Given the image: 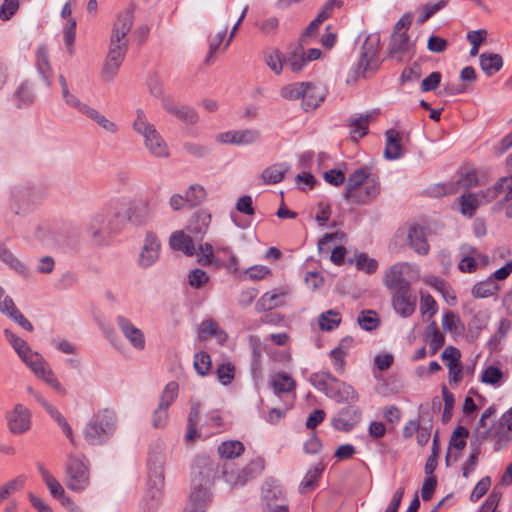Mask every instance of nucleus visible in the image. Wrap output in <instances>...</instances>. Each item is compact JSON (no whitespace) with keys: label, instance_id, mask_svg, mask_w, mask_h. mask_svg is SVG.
<instances>
[{"label":"nucleus","instance_id":"obj_36","mask_svg":"<svg viewBox=\"0 0 512 512\" xmlns=\"http://www.w3.org/2000/svg\"><path fill=\"white\" fill-rule=\"evenodd\" d=\"M0 261L20 275H27L28 267L9 248L0 244Z\"/></svg>","mask_w":512,"mask_h":512},{"label":"nucleus","instance_id":"obj_4","mask_svg":"<svg viewBox=\"0 0 512 512\" xmlns=\"http://www.w3.org/2000/svg\"><path fill=\"white\" fill-rule=\"evenodd\" d=\"M132 128L135 133L143 138L145 148L153 157L166 159L170 156V148L167 142L155 125L148 120L143 109H136Z\"/></svg>","mask_w":512,"mask_h":512},{"label":"nucleus","instance_id":"obj_39","mask_svg":"<svg viewBox=\"0 0 512 512\" xmlns=\"http://www.w3.org/2000/svg\"><path fill=\"white\" fill-rule=\"evenodd\" d=\"M424 337L430 347L431 355H435L445 342L444 335L438 330L434 321L426 327Z\"/></svg>","mask_w":512,"mask_h":512},{"label":"nucleus","instance_id":"obj_17","mask_svg":"<svg viewBox=\"0 0 512 512\" xmlns=\"http://www.w3.org/2000/svg\"><path fill=\"white\" fill-rule=\"evenodd\" d=\"M289 294L290 288L288 286L268 291L257 300L255 308L259 312H264L284 306Z\"/></svg>","mask_w":512,"mask_h":512},{"label":"nucleus","instance_id":"obj_11","mask_svg":"<svg viewBox=\"0 0 512 512\" xmlns=\"http://www.w3.org/2000/svg\"><path fill=\"white\" fill-rule=\"evenodd\" d=\"M115 321L119 331L129 342L131 347L136 351H143L146 347L144 332L140 328L136 327L133 322L124 315H118Z\"/></svg>","mask_w":512,"mask_h":512},{"label":"nucleus","instance_id":"obj_60","mask_svg":"<svg viewBox=\"0 0 512 512\" xmlns=\"http://www.w3.org/2000/svg\"><path fill=\"white\" fill-rule=\"evenodd\" d=\"M468 433L469 432L465 427H457L453 432L449 447H453L457 450H462L466 446V438L468 436Z\"/></svg>","mask_w":512,"mask_h":512},{"label":"nucleus","instance_id":"obj_13","mask_svg":"<svg viewBox=\"0 0 512 512\" xmlns=\"http://www.w3.org/2000/svg\"><path fill=\"white\" fill-rule=\"evenodd\" d=\"M0 313L5 315L21 328L28 332L33 331V325L31 322L21 313L17 308L14 300L6 294L4 287L0 285Z\"/></svg>","mask_w":512,"mask_h":512},{"label":"nucleus","instance_id":"obj_25","mask_svg":"<svg viewBox=\"0 0 512 512\" xmlns=\"http://www.w3.org/2000/svg\"><path fill=\"white\" fill-rule=\"evenodd\" d=\"M304 86L302 105L306 111L313 110L324 100L325 89L321 85H315L311 82H304Z\"/></svg>","mask_w":512,"mask_h":512},{"label":"nucleus","instance_id":"obj_59","mask_svg":"<svg viewBox=\"0 0 512 512\" xmlns=\"http://www.w3.org/2000/svg\"><path fill=\"white\" fill-rule=\"evenodd\" d=\"M208 281L209 276L201 269L191 270L188 274L189 285L195 289L202 288Z\"/></svg>","mask_w":512,"mask_h":512},{"label":"nucleus","instance_id":"obj_54","mask_svg":"<svg viewBox=\"0 0 512 512\" xmlns=\"http://www.w3.org/2000/svg\"><path fill=\"white\" fill-rule=\"evenodd\" d=\"M179 386L176 382H169L160 397L159 406L169 408L178 396Z\"/></svg>","mask_w":512,"mask_h":512},{"label":"nucleus","instance_id":"obj_50","mask_svg":"<svg viewBox=\"0 0 512 512\" xmlns=\"http://www.w3.org/2000/svg\"><path fill=\"white\" fill-rule=\"evenodd\" d=\"M223 475L225 481L234 486L243 485L248 481V476L244 473V468L242 470H238L226 465L223 469Z\"/></svg>","mask_w":512,"mask_h":512},{"label":"nucleus","instance_id":"obj_41","mask_svg":"<svg viewBox=\"0 0 512 512\" xmlns=\"http://www.w3.org/2000/svg\"><path fill=\"white\" fill-rule=\"evenodd\" d=\"M289 167L285 163H278L265 168L261 178L265 184H277L281 182Z\"/></svg>","mask_w":512,"mask_h":512},{"label":"nucleus","instance_id":"obj_28","mask_svg":"<svg viewBox=\"0 0 512 512\" xmlns=\"http://www.w3.org/2000/svg\"><path fill=\"white\" fill-rule=\"evenodd\" d=\"M407 239L410 247L417 254L426 255L429 252V244L426 239L425 231L421 226H411L408 230Z\"/></svg>","mask_w":512,"mask_h":512},{"label":"nucleus","instance_id":"obj_30","mask_svg":"<svg viewBox=\"0 0 512 512\" xmlns=\"http://www.w3.org/2000/svg\"><path fill=\"white\" fill-rule=\"evenodd\" d=\"M500 290L501 286L497 282H494L492 278L487 277L472 286L471 295L475 299H484L497 296Z\"/></svg>","mask_w":512,"mask_h":512},{"label":"nucleus","instance_id":"obj_48","mask_svg":"<svg viewBox=\"0 0 512 512\" xmlns=\"http://www.w3.org/2000/svg\"><path fill=\"white\" fill-rule=\"evenodd\" d=\"M285 55H283L278 49L268 51L264 55V61L266 65L276 74H280L285 65Z\"/></svg>","mask_w":512,"mask_h":512},{"label":"nucleus","instance_id":"obj_8","mask_svg":"<svg viewBox=\"0 0 512 512\" xmlns=\"http://www.w3.org/2000/svg\"><path fill=\"white\" fill-rule=\"evenodd\" d=\"M161 243L157 235L151 231L145 234L140 249L137 264L140 268L147 269L153 266L160 257Z\"/></svg>","mask_w":512,"mask_h":512},{"label":"nucleus","instance_id":"obj_7","mask_svg":"<svg viewBox=\"0 0 512 512\" xmlns=\"http://www.w3.org/2000/svg\"><path fill=\"white\" fill-rule=\"evenodd\" d=\"M66 486L68 489L80 492L89 485L88 461L85 457H69L66 466Z\"/></svg>","mask_w":512,"mask_h":512},{"label":"nucleus","instance_id":"obj_20","mask_svg":"<svg viewBox=\"0 0 512 512\" xmlns=\"http://www.w3.org/2000/svg\"><path fill=\"white\" fill-rule=\"evenodd\" d=\"M133 24L132 15L130 13L121 14L114 23L110 44L123 46L128 48L126 35L131 30Z\"/></svg>","mask_w":512,"mask_h":512},{"label":"nucleus","instance_id":"obj_10","mask_svg":"<svg viewBox=\"0 0 512 512\" xmlns=\"http://www.w3.org/2000/svg\"><path fill=\"white\" fill-rule=\"evenodd\" d=\"M31 412L21 403H17L11 411L6 413L7 427L10 433L20 435L31 428Z\"/></svg>","mask_w":512,"mask_h":512},{"label":"nucleus","instance_id":"obj_56","mask_svg":"<svg viewBox=\"0 0 512 512\" xmlns=\"http://www.w3.org/2000/svg\"><path fill=\"white\" fill-rule=\"evenodd\" d=\"M304 89H305L304 82H297V83H293V84L284 86L281 89L280 94L284 99H287V100H297L300 98L302 99Z\"/></svg>","mask_w":512,"mask_h":512},{"label":"nucleus","instance_id":"obj_1","mask_svg":"<svg viewBox=\"0 0 512 512\" xmlns=\"http://www.w3.org/2000/svg\"><path fill=\"white\" fill-rule=\"evenodd\" d=\"M136 206L114 201L97 211L90 219L87 231L96 244H103L107 237L123 228L127 222L136 225L142 220L134 215Z\"/></svg>","mask_w":512,"mask_h":512},{"label":"nucleus","instance_id":"obj_42","mask_svg":"<svg viewBox=\"0 0 512 512\" xmlns=\"http://www.w3.org/2000/svg\"><path fill=\"white\" fill-rule=\"evenodd\" d=\"M310 382L316 389L327 395L332 386H335L336 378L328 371H320L310 376Z\"/></svg>","mask_w":512,"mask_h":512},{"label":"nucleus","instance_id":"obj_43","mask_svg":"<svg viewBox=\"0 0 512 512\" xmlns=\"http://www.w3.org/2000/svg\"><path fill=\"white\" fill-rule=\"evenodd\" d=\"M341 323V315L338 311L330 309L322 312L318 317L319 328L323 331H332Z\"/></svg>","mask_w":512,"mask_h":512},{"label":"nucleus","instance_id":"obj_2","mask_svg":"<svg viewBox=\"0 0 512 512\" xmlns=\"http://www.w3.org/2000/svg\"><path fill=\"white\" fill-rule=\"evenodd\" d=\"M4 335L18 357L37 379L42 380L61 395L67 394L66 388L39 352L32 350L24 339L18 337L10 329H5Z\"/></svg>","mask_w":512,"mask_h":512},{"label":"nucleus","instance_id":"obj_38","mask_svg":"<svg viewBox=\"0 0 512 512\" xmlns=\"http://www.w3.org/2000/svg\"><path fill=\"white\" fill-rule=\"evenodd\" d=\"M270 386L276 395L289 394L295 388V381L286 373H277L271 376Z\"/></svg>","mask_w":512,"mask_h":512},{"label":"nucleus","instance_id":"obj_57","mask_svg":"<svg viewBox=\"0 0 512 512\" xmlns=\"http://www.w3.org/2000/svg\"><path fill=\"white\" fill-rule=\"evenodd\" d=\"M216 374L222 385H228L234 379L235 367L231 363H223L217 367Z\"/></svg>","mask_w":512,"mask_h":512},{"label":"nucleus","instance_id":"obj_51","mask_svg":"<svg viewBox=\"0 0 512 512\" xmlns=\"http://www.w3.org/2000/svg\"><path fill=\"white\" fill-rule=\"evenodd\" d=\"M26 477L18 476L15 479L5 483L0 487V503L7 499L10 495L21 490L25 484Z\"/></svg>","mask_w":512,"mask_h":512},{"label":"nucleus","instance_id":"obj_53","mask_svg":"<svg viewBox=\"0 0 512 512\" xmlns=\"http://www.w3.org/2000/svg\"><path fill=\"white\" fill-rule=\"evenodd\" d=\"M226 33H227V27H224L219 32H217L215 35L209 36V38H208L209 51L205 58V64H207V65L211 64L213 57L216 54L217 50L219 49L220 44L222 43Z\"/></svg>","mask_w":512,"mask_h":512},{"label":"nucleus","instance_id":"obj_49","mask_svg":"<svg viewBox=\"0 0 512 512\" xmlns=\"http://www.w3.org/2000/svg\"><path fill=\"white\" fill-rule=\"evenodd\" d=\"M354 263L358 270L367 274H373L378 269L377 260L370 258L366 253H356Z\"/></svg>","mask_w":512,"mask_h":512},{"label":"nucleus","instance_id":"obj_19","mask_svg":"<svg viewBox=\"0 0 512 512\" xmlns=\"http://www.w3.org/2000/svg\"><path fill=\"white\" fill-rule=\"evenodd\" d=\"M149 482L153 483L154 490L152 493V501L148 504V509L153 511L157 506V498L163 486V461L161 457H156L155 460L149 462Z\"/></svg>","mask_w":512,"mask_h":512},{"label":"nucleus","instance_id":"obj_63","mask_svg":"<svg viewBox=\"0 0 512 512\" xmlns=\"http://www.w3.org/2000/svg\"><path fill=\"white\" fill-rule=\"evenodd\" d=\"M491 485L490 477H483L478 483L475 485L474 489L471 492L470 500L473 502L478 501L482 496H484L489 490Z\"/></svg>","mask_w":512,"mask_h":512},{"label":"nucleus","instance_id":"obj_33","mask_svg":"<svg viewBox=\"0 0 512 512\" xmlns=\"http://www.w3.org/2000/svg\"><path fill=\"white\" fill-rule=\"evenodd\" d=\"M376 112H368L364 115H360L357 118L350 120L349 126L351 128V138L354 141H358L368 133V125L376 117Z\"/></svg>","mask_w":512,"mask_h":512},{"label":"nucleus","instance_id":"obj_64","mask_svg":"<svg viewBox=\"0 0 512 512\" xmlns=\"http://www.w3.org/2000/svg\"><path fill=\"white\" fill-rule=\"evenodd\" d=\"M492 189L496 190V196L499 193L505 194V201L512 200V178H501Z\"/></svg>","mask_w":512,"mask_h":512},{"label":"nucleus","instance_id":"obj_52","mask_svg":"<svg viewBox=\"0 0 512 512\" xmlns=\"http://www.w3.org/2000/svg\"><path fill=\"white\" fill-rule=\"evenodd\" d=\"M357 321L360 327L366 331H371L377 328L380 322L377 313L373 310L362 311L359 314Z\"/></svg>","mask_w":512,"mask_h":512},{"label":"nucleus","instance_id":"obj_55","mask_svg":"<svg viewBox=\"0 0 512 512\" xmlns=\"http://www.w3.org/2000/svg\"><path fill=\"white\" fill-rule=\"evenodd\" d=\"M194 369L200 376L208 374L211 368V357L208 353L201 351L194 356Z\"/></svg>","mask_w":512,"mask_h":512},{"label":"nucleus","instance_id":"obj_31","mask_svg":"<svg viewBox=\"0 0 512 512\" xmlns=\"http://www.w3.org/2000/svg\"><path fill=\"white\" fill-rule=\"evenodd\" d=\"M171 249L183 252L187 256L195 254V245L193 239L183 231H175L169 238Z\"/></svg>","mask_w":512,"mask_h":512},{"label":"nucleus","instance_id":"obj_6","mask_svg":"<svg viewBox=\"0 0 512 512\" xmlns=\"http://www.w3.org/2000/svg\"><path fill=\"white\" fill-rule=\"evenodd\" d=\"M115 431V417L103 410L95 414L84 428V439L90 445H101L113 435Z\"/></svg>","mask_w":512,"mask_h":512},{"label":"nucleus","instance_id":"obj_34","mask_svg":"<svg viewBox=\"0 0 512 512\" xmlns=\"http://www.w3.org/2000/svg\"><path fill=\"white\" fill-rule=\"evenodd\" d=\"M402 137L396 130H388L386 132V145L384 156L389 160L399 159L403 154L401 146Z\"/></svg>","mask_w":512,"mask_h":512},{"label":"nucleus","instance_id":"obj_24","mask_svg":"<svg viewBox=\"0 0 512 512\" xmlns=\"http://www.w3.org/2000/svg\"><path fill=\"white\" fill-rule=\"evenodd\" d=\"M83 115L97 123L102 129L109 133H116L118 126L113 121L109 120L105 115L100 113L97 109L89 106L88 104L81 102V104L75 109Z\"/></svg>","mask_w":512,"mask_h":512},{"label":"nucleus","instance_id":"obj_37","mask_svg":"<svg viewBox=\"0 0 512 512\" xmlns=\"http://www.w3.org/2000/svg\"><path fill=\"white\" fill-rule=\"evenodd\" d=\"M199 337L203 340L214 337L219 344H223L226 342L228 335L215 321L206 320L199 327Z\"/></svg>","mask_w":512,"mask_h":512},{"label":"nucleus","instance_id":"obj_5","mask_svg":"<svg viewBox=\"0 0 512 512\" xmlns=\"http://www.w3.org/2000/svg\"><path fill=\"white\" fill-rule=\"evenodd\" d=\"M420 268L410 262H398L383 274L382 283L391 291H410L413 282L420 278Z\"/></svg>","mask_w":512,"mask_h":512},{"label":"nucleus","instance_id":"obj_15","mask_svg":"<svg viewBox=\"0 0 512 512\" xmlns=\"http://www.w3.org/2000/svg\"><path fill=\"white\" fill-rule=\"evenodd\" d=\"M495 198L496 190L490 188L478 193L463 195L459 199L461 213L465 216L471 217L480 205L488 203Z\"/></svg>","mask_w":512,"mask_h":512},{"label":"nucleus","instance_id":"obj_40","mask_svg":"<svg viewBox=\"0 0 512 512\" xmlns=\"http://www.w3.org/2000/svg\"><path fill=\"white\" fill-rule=\"evenodd\" d=\"M479 61L481 69L488 76H492L503 66L502 57L496 53H482L479 57Z\"/></svg>","mask_w":512,"mask_h":512},{"label":"nucleus","instance_id":"obj_12","mask_svg":"<svg viewBox=\"0 0 512 512\" xmlns=\"http://www.w3.org/2000/svg\"><path fill=\"white\" fill-rule=\"evenodd\" d=\"M32 191L24 185H15L8 191V209L14 215H24L28 212Z\"/></svg>","mask_w":512,"mask_h":512},{"label":"nucleus","instance_id":"obj_35","mask_svg":"<svg viewBox=\"0 0 512 512\" xmlns=\"http://www.w3.org/2000/svg\"><path fill=\"white\" fill-rule=\"evenodd\" d=\"M210 501L209 491L202 486H195L189 499L187 510L189 512H204Z\"/></svg>","mask_w":512,"mask_h":512},{"label":"nucleus","instance_id":"obj_18","mask_svg":"<svg viewBox=\"0 0 512 512\" xmlns=\"http://www.w3.org/2000/svg\"><path fill=\"white\" fill-rule=\"evenodd\" d=\"M361 416L362 413L358 407H345L332 418L331 424L336 430L348 432L360 422Z\"/></svg>","mask_w":512,"mask_h":512},{"label":"nucleus","instance_id":"obj_9","mask_svg":"<svg viewBox=\"0 0 512 512\" xmlns=\"http://www.w3.org/2000/svg\"><path fill=\"white\" fill-rule=\"evenodd\" d=\"M458 269L462 273H473L478 268L489 264V257L482 254L476 248L462 245L459 249Z\"/></svg>","mask_w":512,"mask_h":512},{"label":"nucleus","instance_id":"obj_27","mask_svg":"<svg viewBox=\"0 0 512 512\" xmlns=\"http://www.w3.org/2000/svg\"><path fill=\"white\" fill-rule=\"evenodd\" d=\"M327 396L339 403H354L359 399L356 390L349 384L340 382L336 379L335 386H332Z\"/></svg>","mask_w":512,"mask_h":512},{"label":"nucleus","instance_id":"obj_26","mask_svg":"<svg viewBox=\"0 0 512 512\" xmlns=\"http://www.w3.org/2000/svg\"><path fill=\"white\" fill-rule=\"evenodd\" d=\"M162 106L167 112L187 124H195L199 120L198 114L193 108L178 106L170 99H163Z\"/></svg>","mask_w":512,"mask_h":512},{"label":"nucleus","instance_id":"obj_45","mask_svg":"<svg viewBox=\"0 0 512 512\" xmlns=\"http://www.w3.org/2000/svg\"><path fill=\"white\" fill-rule=\"evenodd\" d=\"M58 82L61 88V97L65 105L69 108L76 109L80 104V98L71 92L68 81L63 74L58 75Z\"/></svg>","mask_w":512,"mask_h":512},{"label":"nucleus","instance_id":"obj_22","mask_svg":"<svg viewBox=\"0 0 512 512\" xmlns=\"http://www.w3.org/2000/svg\"><path fill=\"white\" fill-rule=\"evenodd\" d=\"M38 470L51 496L61 504H70V497L66 495L62 484L43 465H39Z\"/></svg>","mask_w":512,"mask_h":512},{"label":"nucleus","instance_id":"obj_29","mask_svg":"<svg viewBox=\"0 0 512 512\" xmlns=\"http://www.w3.org/2000/svg\"><path fill=\"white\" fill-rule=\"evenodd\" d=\"M211 222V215L206 210L197 211L191 218L187 230L196 238H202Z\"/></svg>","mask_w":512,"mask_h":512},{"label":"nucleus","instance_id":"obj_46","mask_svg":"<svg viewBox=\"0 0 512 512\" xmlns=\"http://www.w3.org/2000/svg\"><path fill=\"white\" fill-rule=\"evenodd\" d=\"M34 101V93L31 85L28 83H22L14 94V102L19 107H26L32 104Z\"/></svg>","mask_w":512,"mask_h":512},{"label":"nucleus","instance_id":"obj_47","mask_svg":"<svg viewBox=\"0 0 512 512\" xmlns=\"http://www.w3.org/2000/svg\"><path fill=\"white\" fill-rule=\"evenodd\" d=\"M218 452L222 458L232 459L240 456L244 452V445L240 441H226L218 447Z\"/></svg>","mask_w":512,"mask_h":512},{"label":"nucleus","instance_id":"obj_14","mask_svg":"<svg viewBox=\"0 0 512 512\" xmlns=\"http://www.w3.org/2000/svg\"><path fill=\"white\" fill-rule=\"evenodd\" d=\"M415 54L414 43L407 33H393L390 42L389 55L392 59L402 62L411 59Z\"/></svg>","mask_w":512,"mask_h":512},{"label":"nucleus","instance_id":"obj_16","mask_svg":"<svg viewBox=\"0 0 512 512\" xmlns=\"http://www.w3.org/2000/svg\"><path fill=\"white\" fill-rule=\"evenodd\" d=\"M379 41L378 35H370L366 38L359 60V67L363 72L375 71L378 68L379 60L377 58V52Z\"/></svg>","mask_w":512,"mask_h":512},{"label":"nucleus","instance_id":"obj_61","mask_svg":"<svg viewBox=\"0 0 512 512\" xmlns=\"http://www.w3.org/2000/svg\"><path fill=\"white\" fill-rule=\"evenodd\" d=\"M502 376V371L499 368L495 366H489L483 371L481 375V381L485 384L498 385L502 379Z\"/></svg>","mask_w":512,"mask_h":512},{"label":"nucleus","instance_id":"obj_23","mask_svg":"<svg viewBox=\"0 0 512 512\" xmlns=\"http://www.w3.org/2000/svg\"><path fill=\"white\" fill-rule=\"evenodd\" d=\"M392 303L395 311L403 317L411 316L416 307V298L410 291H392Z\"/></svg>","mask_w":512,"mask_h":512},{"label":"nucleus","instance_id":"obj_3","mask_svg":"<svg viewBox=\"0 0 512 512\" xmlns=\"http://www.w3.org/2000/svg\"><path fill=\"white\" fill-rule=\"evenodd\" d=\"M370 174V169L364 167L348 177L344 192L348 204L364 205L377 197L380 187L374 179H369Z\"/></svg>","mask_w":512,"mask_h":512},{"label":"nucleus","instance_id":"obj_21","mask_svg":"<svg viewBox=\"0 0 512 512\" xmlns=\"http://www.w3.org/2000/svg\"><path fill=\"white\" fill-rule=\"evenodd\" d=\"M304 44L299 41L295 45H290L285 54V66L293 73H300L307 64Z\"/></svg>","mask_w":512,"mask_h":512},{"label":"nucleus","instance_id":"obj_58","mask_svg":"<svg viewBox=\"0 0 512 512\" xmlns=\"http://www.w3.org/2000/svg\"><path fill=\"white\" fill-rule=\"evenodd\" d=\"M185 196L189 201V205L195 206L200 204L204 200L206 192L202 186L194 184L188 188V190L185 193Z\"/></svg>","mask_w":512,"mask_h":512},{"label":"nucleus","instance_id":"obj_44","mask_svg":"<svg viewBox=\"0 0 512 512\" xmlns=\"http://www.w3.org/2000/svg\"><path fill=\"white\" fill-rule=\"evenodd\" d=\"M196 255L197 261L201 265H214L216 268L222 266V259L214 255L213 247L208 243L202 245Z\"/></svg>","mask_w":512,"mask_h":512},{"label":"nucleus","instance_id":"obj_32","mask_svg":"<svg viewBox=\"0 0 512 512\" xmlns=\"http://www.w3.org/2000/svg\"><path fill=\"white\" fill-rule=\"evenodd\" d=\"M36 67L46 87L50 88L52 68L49 62L48 50L45 46L38 47L36 51Z\"/></svg>","mask_w":512,"mask_h":512},{"label":"nucleus","instance_id":"obj_62","mask_svg":"<svg viewBox=\"0 0 512 512\" xmlns=\"http://www.w3.org/2000/svg\"><path fill=\"white\" fill-rule=\"evenodd\" d=\"M321 472H322V469L319 467L311 468L307 472V474L305 475V477L301 483V486H300L301 491L306 492L308 490L313 489L315 487V484H316Z\"/></svg>","mask_w":512,"mask_h":512}]
</instances>
